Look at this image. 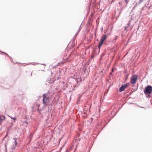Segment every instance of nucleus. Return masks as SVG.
Masks as SVG:
<instances>
[{
	"label": "nucleus",
	"instance_id": "nucleus-1",
	"mask_svg": "<svg viewBox=\"0 0 152 152\" xmlns=\"http://www.w3.org/2000/svg\"><path fill=\"white\" fill-rule=\"evenodd\" d=\"M43 97L42 103L45 105L46 106L49 102L50 98L48 96V93H45L43 95Z\"/></svg>",
	"mask_w": 152,
	"mask_h": 152
},
{
	"label": "nucleus",
	"instance_id": "nucleus-2",
	"mask_svg": "<svg viewBox=\"0 0 152 152\" xmlns=\"http://www.w3.org/2000/svg\"><path fill=\"white\" fill-rule=\"evenodd\" d=\"M107 36L106 35H104L102 37L98 45V48H100L101 46L102 45L104 41H105L107 39Z\"/></svg>",
	"mask_w": 152,
	"mask_h": 152
},
{
	"label": "nucleus",
	"instance_id": "nucleus-3",
	"mask_svg": "<svg viewBox=\"0 0 152 152\" xmlns=\"http://www.w3.org/2000/svg\"><path fill=\"white\" fill-rule=\"evenodd\" d=\"M137 78V76L134 75L132 76L131 77L130 83L132 84H134L136 82V80Z\"/></svg>",
	"mask_w": 152,
	"mask_h": 152
},
{
	"label": "nucleus",
	"instance_id": "nucleus-4",
	"mask_svg": "<svg viewBox=\"0 0 152 152\" xmlns=\"http://www.w3.org/2000/svg\"><path fill=\"white\" fill-rule=\"evenodd\" d=\"M152 91V87L151 86H148L144 90V93L146 94H150Z\"/></svg>",
	"mask_w": 152,
	"mask_h": 152
},
{
	"label": "nucleus",
	"instance_id": "nucleus-5",
	"mask_svg": "<svg viewBox=\"0 0 152 152\" xmlns=\"http://www.w3.org/2000/svg\"><path fill=\"white\" fill-rule=\"evenodd\" d=\"M129 85V83H127L125 84L124 85H122L121 87L120 88L119 91L120 92L124 91L127 86Z\"/></svg>",
	"mask_w": 152,
	"mask_h": 152
},
{
	"label": "nucleus",
	"instance_id": "nucleus-6",
	"mask_svg": "<svg viewBox=\"0 0 152 152\" xmlns=\"http://www.w3.org/2000/svg\"><path fill=\"white\" fill-rule=\"evenodd\" d=\"M125 1L126 3V4H127L128 2V0H125Z\"/></svg>",
	"mask_w": 152,
	"mask_h": 152
},
{
	"label": "nucleus",
	"instance_id": "nucleus-7",
	"mask_svg": "<svg viewBox=\"0 0 152 152\" xmlns=\"http://www.w3.org/2000/svg\"><path fill=\"white\" fill-rule=\"evenodd\" d=\"M143 1V0H140V2H139L140 3H141Z\"/></svg>",
	"mask_w": 152,
	"mask_h": 152
},
{
	"label": "nucleus",
	"instance_id": "nucleus-8",
	"mask_svg": "<svg viewBox=\"0 0 152 152\" xmlns=\"http://www.w3.org/2000/svg\"><path fill=\"white\" fill-rule=\"evenodd\" d=\"M1 121V116H0V122Z\"/></svg>",
	"mask_w": 152,
	"mask_h": 152
},
{
	"label": "nucleus",
	"instance_id": "nucleus-9",
	"mask_svg": "<svg viewBox=\"0 0 152 152\" xmlns=\"http://www.w3.org/2000/svg\"><path fill=\"white\" fill-rule=\"evenodd\" d=\"M113 72V69H112V72Z\"/></svg>",
	"mask_w": 152,
	"mask_h": 152
},
{
	"label": "nucleus",
	"instance_id": "nucleus-10",
	"mask_svg": "<svg viewBox=\"0 0 152 152\" xmlns=\"http://www.w3.org/2000/svg\"><path fill=\"white\" fill-rule=\"evenodd\" d=\"M12 118L14 119V120H15L16 119L15 118Z\"/></svg>",
	"mask_w": 152,
	"mask_h": 152
},
{
	"label": "nucleus",
	"instance_id": "nucleus-11",
	"mask_svg": "<svg viewBox=\"0 0 152 152\" xmlns=\"http://www.w3.org/2000/svg\"><path fill=\"white\" fill-rule=\"evenodd\" d=\"M15 143H16V141H15Z\"/></svg>",
	"mask_w": 152,
	"mask_h": 152
}]
</instances>
